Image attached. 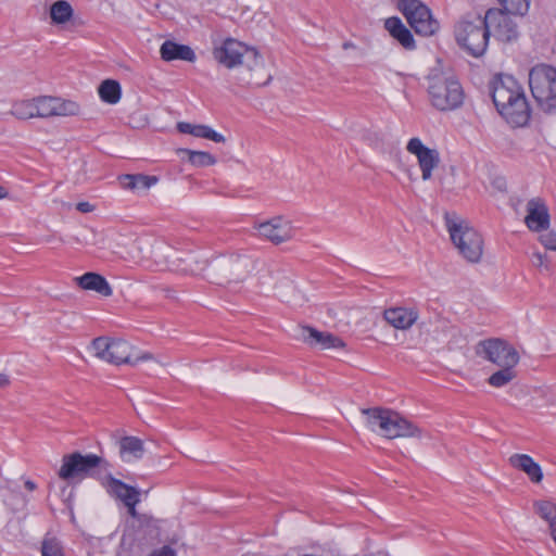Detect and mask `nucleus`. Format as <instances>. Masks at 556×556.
I'll list each match as a JSON object with an SVG mask.
<instances>
[{
    "instance_id": "412c9836",
    "label": "nucleus",
    "mask_w": 556,
    "mask_h": 556,
    "mask_svg": "<svg viewBox=\"0 0 556 556\" xmlns=\"http://www.w3.org/2000/svg\"><path fill=\"white\" fill-rule=\"evenodd\" d=\"M303 340L311 346L320 350L343 349L345 346V343L339 337L330 332L318 331L312 327L303 328Z\"/></svg>"
},
{
    "instance_id": "a18cd8bd",
    "label": "nucleus",
    "mask_w": 556,
    "mask_h": 556,
    "mask_svg": "<svg viewBox=\"0 0 556 556\" xmlns=\"http://www.w3.org/2000/svg\"><path fill=\"white\" fill-rule=\"evenodd\" d=\"M9 383H10V379H9L8 375L0 374V388H5L9 386Z\"/></svg>"
},
{
    "instance_id": "0eeeda50",
    "label": "nucleus",
    "mask_w": 556,
    "mask_h": 556,
    "mask_svg": "<svg viewBox=\"0 0 556 556\" xmlns=\"http://www.w3.org/2000/svg\"><path fill=\"white\" fill-rule=\"evenodd\" d=\"M529 86L538 105L544 112L556 111V68L538 64L529 73Z\"/></svg>"
},
{
    "instance_id": "473e14b6",
    "label": "nucleus",
    "mask_w": 556,
    "mask_h": 556,
    "mask_svg": "<svg viewBox=\"0 0 556 556\" xmlns=\"http://www.w3.org/2000/svg\"><path fill=\"white\" fill-rule=\"evenodd\" d=\"M180 153L188 155V161L195 167L212 166L216 163L215 156L204 151H193L189 149H180Z\"/></svg>"
},
{
    "instance_id": "b1692460",
    "label": "nucleus",
    "mask_w": 556,
    "mask_h": 556,
    "mask_svg": "<svg viewBox=\"0 0 556 556\" xmlns=\"http://www.w3.org/2000/svg\"><path fill=\"white\" fill-rule=\"evenodd\" d=\"M74 281L79 288L88 291H94L102 296L108 298L113 293V290L106 279L98 273H86L79 277H75Z\"/></svg>"
},
{
    "instance_id": "20e7f679",
    "label": "nucleus",
    "mask_w": 556,
    "mask_h": 556,
    "mask_svg": "<svg viewBox=\"0 0 556 556\" xmlns=\"http://www.w3.org/2000/svg\"><path fill=\"white\" fill-rule=\"evenodd\" d=\"M450 238L458 253L469 263H479L483 254L482 236L469 223L455 215H445Z\"/></svg>"
},
{
    "instance_id": "8fccbe9b",
    "label": "nucleus",
    "mask_w": 556,
    "mask_h": 556,
    "mask_svg": "<svg viewBox=\"0 0 556 556\" xmlns=\"http://www.w3.org/2000/svg\"><path fill=\"white\" fill-rule=\"evenodd\" d=\"M5 195V192L3 190V188L0 186V199L4 198Z\"/></svg>"
},
{
    "instance_id": "9b49d317",
    "label": "nucleus",
    "mask_w": 556,
    "mask_h": 556,
    "mask_svg": "<svg viewBox=\"0 0 556 556\" xmlns=\"http://www.w3.org/2000/svg\"><path fill=\"white\" fill-rule=\"evenodd\" d=\"M476 354L492 364L501 367L517 366L519 354L516 349L502 339H488L480 341L476 346Z\"/></svg>"
},
{
    "instance_id": "f8f14e48",
    "label": "nucleus",
    "mask_w": 556,
    "mask_h": 556,
    "mask_svg": "<svg viewBox=\"0 0 556 556\" xmlns=\"http://www.w3.org/2000/svg\"><path fill=\"white\" fill-rule=\"evenodd\" d=\"M252 261L243 256H216L211 260L210 277L227 281H242L249 274Z\"/></svg>"
},
{
    "instance_id": "4c0bfd02",
    "label": "nucleus",
    "mask_w": 556,
    "mask_h": 556,
    "mask_svg": "<svg viewBox=\"0 0 556 556\" xmlns=\"http://www.w3.org/2000/svg\"><path fill=\"white\" fill-rule=\"evenodd\" d=\"M540 242L543 244V247L551 251H556V232L555 231H547L539 237Z\"/></svg>"
},
{
    "instance_id": "6ab92c4d",
    "label": "nucleus",
    "mask_w": 556,
    "mask_h": 556,
    "mask_svg": "<svg viewBox=\"0 0 556 556\" xmlns=\"http://www.w3.org/2000/svg\"><path fill=\"white\" fill-rule=\"evenodd\" d=\"M525 223L531 231L540 232L548 229L549 213L541 199L534 198L528 201Z\"/></svg>"
},
{
    "instance_id": "1a4fd4ad",
    "label": "nucleus",
    "mask_w": 556,
    "mask_h": 556,
    "mask_svg": "<svg viewBox=\"0 0 556 556\" xmlns=\"http://www.w3.org/2000/svg\"><path fill=\"white\" fill-rule=\"evenodd\" d=\"M454 34L457 43L471 55L480 56L485 52L490 38L485 16L477 15L457 22Z\"/></svg>"
},
{
    "instance_id": "3c124183",
    "label": "nucleus",
    "mask_w": 556,
    "mask_h": 556,
    "mask_svg": "<svg viewBox=\"0 0 556 556\" xmlns=\"http://www.w3.org/2000/svg\"><path fill=\"white\" fill-rule=\"evenodd\" d=\"M122 543H123V544H125V543H126V535H124V536H123Z\"/></svg>"
},
{
    "instance_id": "a19ab883",
    "label": "nucleus",
    "mask_w": 556,
    "mask_h": 556,
    "mask_svg": "<svg viewBox=\"0 0 556 556\" xmlns=\"http://www.w3.org/2000/svg\"><path fill=\"white\" fill-rule=\"evenodd\" d=\"M531 261L535 267H544L545 269H548V263L545 254L541 252H533Z\"/></svg>"
},
{
    "instance_id": "7c9ffc66",
    "label": "nucleus",
    "mask_w": 556,
    "mask_h": 556,
    "mask_svg": "<svg viewBox=\"0 0 556 556\" xmlns=\"http://www.w3.org/2000/svg\"><path fill=\"white\" fill-rule=\"evenodd\" d=\"M516 366L501 367L488 378V383L494 388H503L510 383L516 377Z\"/></svg>"
},
{
    "instance_id": "de8ad7c7",
    "label": "nucleus",
    "mask_w": 556,
    "mask_h": 556,
    "mask_svg": "<svg viewBox=\"0 0 556 556\" xmlns=\"http://www.w3.org/2000/svg\"><path fill=\"white\" fill-rule=\"evenodd\" d=\"M26 486H27L28 490L33 491V490H35V482L28 480L26 482Z\"/></svg>"
},
{
    "instance_id": "72a5a7b5",
    "label": "nucleus",
    "mask_w": 556,
    "mask_h": 556,
    "mask_svg": "<svg viewBox=\"0 0 556 556\" xmlns=\"http://www.w3.org/2000/svg\"><path fill=\"white\" fill-rule=\"evenodd\" d=\"M41 556H65L60 540L51 534H47L41 543Z\"/></svg>"
},
{
    "instance_id": "2f4dec72",
    "label": "nucleus",
    "mask_w": 556,
    "mask_h": 556,
    "mask_svg": "<svg viewBox=\"0 0 556 556\" xmlns=\"http://www.w3.org/2000/svg\"><path fill=\"white\" fill-rule=\"evenodd\" d=\"M73 9L67 1L60 0L50 7V17L54 24H64L71 20Z\"/></svg>"
},
{
    "instance_id": "a211bd4d",
    "label": "nucleus",
    "mask_w": 556,
    "mask_h": 556,
    "mask_svg": "<svg viewBox=\"0 0 556 556\" xmlns=\"http://www.w3.org/2000/svg\"><path fill=\"white\" fill-rule=\"evenodd\" d=\"M521 86L510 75H497L490 83V90L494 105L496 109H507L509 97H514V92Z\"/></svg>"
},
{
    "instance_id": "aec40b11",
    "label": "nucleus",
    "mask_w": 556,
    "mask_h": 556,
    "mask_svg": "<svg viewBox=\"0 0 556 556\" xmlns=\"http://www.w3.org/2000/svg\"><path fill=\"white\" fill-rule=\"evenodd\" d=\"M267 278H274V273L269 269H264L258 273V283L264 287L266 290L274 289L277 291V295L286 302H291L294 300L296 288L292 280L287 277H276V282L274 286L267 281Z\"/></svg>"
},
{
    "instance_id": "09e8293b",
    "label": "nucleus",
    "mask_w": 556,
    "mask_h": 556,
    "mask_svg": "<svg viewBox=\"0 0 556 556\" xmlns=\"http://www.w3.org/2000/svg\"><path fill=\"white\" fill-rule=\"evenodd\" d=\"M351 47H353V43H351V42H344V43H343V48H344V49H349V48H351Z\"/></svg>"
},
{
    "instance_id": "37998d69",
    "label": "nucleus",
    "mask_w": 556,
    "mask_h": 556,
    "mask_svg": "<svg viewBox=\"0 0 556 556\" xmlns=\"http://www.w3.org/2000/svg\"><path fill=\"white\" fill-rule=\"evenodd\" d=\"M149 556H176V554L169 546H163L162 548L152 552Z\"/></svg>"
},
{
    "instance_id": "f257e3e1",
    "label": "nucleus",
    "mask_w": 556,
    "mask_h": 556,
    "mask_svg": "<svg viewBox=\"0 0 556 556\" xmlns=\"http://www.w3.org/2000/svg\"><path fill=\"white\" fill-rule=\"evenodd\" d=\"M212 43L214 59L229 70L245 65L251 72V84L264 86L271 79V75L266 71L264 61L255 48L231 37L213 38Z\"/></svg>"
},
{
    "instance_id": "49530a36",
    "label": "nucleus",
    "mask_w": 556,
    "mask_h": 556,
    "mask_svg": "<svg viewBox=\"0 0 556 556\" xmlns=\"http://www.w3.org/2000/svg\"><path fill=\"white\" fill-rule=\"evenodd\" d=\"M548 529H549V534H551L552 539L556 543V521H554L553 523L548 525Z\"/></svg>"
},
{
    "instance_id": "423d86ee",
    "label": "nucleus",
    "mask_w": 556,
    "mask_h": 556,
    "mask_svg": "<svg viewBox=\"0 0 556 556\" xmlns=\"http://www.w3.org/2000/svg\"><path fill=\"white\" fill-rule=\"evenodd\" d=\"M153 256L170 269L185 274L199 275L211 267V261L201 250L181 252L165 243H159L153 248Z\"/></svg>"
},
{
    "instance_id": "c9c22d12",
    "label": "nucleus",
    "mask_w": 556,
    "mask_h": 556,
    "mask_svg": "<svg viewBox=\"0 0 556 556\" xmlns=\"http://www.w3.org/2000/svg\"><path fill=\"white\" fill-rule=\"evenodd\" d=\"M503 11L514 15H525L529 11L530 0H500Z\"/></svg>"
},
{
    "instance_id": "9d476101",
    "label": "nucleus",
    "mask_w": 556,
    "mask_h": 556,
    "mask_svg": "<svg viewBox=\"0 0 556 556\" xmlns=\"http://www.w3.org/2000/svg\"><path fill=\"white\" fill-rule=\"evenodd\" d=\"M399 10L403 13L410 27L421 36H432L439 29L430 9L419 0H400Z\"/></svg>"
},
{
    "instance_id": "393cba45",
    "label": "nucleus",
    "mask_w": 556,
    "mask_h": 556,
    "mask_svg": "<svg viewBox=\"0 0 556 556\" xmlns=\"http://www.w3.org/2000/svg\"><path fill=\"white\" fill-rule=\"evenodd\" d=\"M160 54L162 60L166 62L175 60L194 62L197 59L194 51L189 46L172 40H166L162 43Z\"/></svg>"
},
{
    "instance_id": "4be33fe9",
    "label": "nucleus",
    "mask_w": 556,
    "mask_h": 556,
    "mask_svg": "<svg viewBox=\"0 0 556 556\" xmlns=\"http://www.w3.org/2000/svg\"><path fill=\"white\" fill-rule=\"evenodd\" d=\"M100 484L105 489L108 494L122 501L123 503H126L134 496L139 495V492L134 486H130L124 483L122 480L114 478L110 470L105 472L103 477H100Z\"/></svg>"
},
{
    "instance_id": "cd10ccee",
    "label": "nucleus",
    "mask_w": 556,
    "mask_h": 556,
    "mask_svg": "<svg viewBox=\"0 0 556 556\" xmlns=\"http://www.w3.org/2000/svg\"><path fill=\"white\" fill-rule=\"evenodd\" d=\"M119 455L124 462L137 460L143 456V441L137 437H123L119 442Z\"/></svg>"
},
{
    "instance_id": "58836bf2",
    "label": "nucleus",
    "mask_w": 556,
    "mask_h": 556,
    "mask_svg": "<svg viewBox=\"0 0 556 556\" xmlns=\"http://www.w3.org/2000/svg\"><path fill=\"white\" fill-rule=\"evenodd\" d=\"M124 189L135 190L139 188L138 175L125 174L118 177Z\"/></svg>"
},
{
    "instance_id": "e433bc0d",
    "label": "nucleus",
    "mask_w": 556,
    "mask_h": 556,
    "mask_svg": "<svg viewBox=\"0 0 556 556\" xmlns=\"http://www.w3.org/2000/svg\"><path fill=\"white\" fill-rule=\"evenodd\" d=\"M12 114L20 119H27L35 116V104L33 100L20 101L13 104Z\"/></svg>"
},
{
    "instance_id": "6e6552de",
    "label": "nucleus",
    "mask_w": 556,
    "mask_h": 556,
    "mask_svg": "<svg viewBox=\"0 0 556 556\" xmlns=\"http://www.w3.org/2000/svg\"><path fill=\"white\" fill-rule=\"evenodd\" d=\"M92 349L97 357L114 365H136L139 362L153 359L150 353L135 355L132 345L122 339L99 337L92 341Z\"/></svg>"
},
{
    "instance_id": "4468645a",
    "label": "nucleus",
    "mask_w": 556,
    "mask_h": 556,
    "mask_svg": "<svg viewBox=\"0 0 556 556\" xmlns=\"http://www.w3.org/2000/svg\"><path fill=\"white\" fill-rule=\"evenodd\" d=\"M253 228L258 231L260 237L276 245L290 241L295 233L292 222L282 215L255 223Z\"/></svg>"
},
{
    "instance_id": "c756f323",
    "label": "nucleus",
    "mask_w": 556,
    "mask_h": 556,
    "mask_svg": "<svg viewBox=\"0 0 556 556\" xmlns=\"http://www.w3.org/2000/svg\"><path fill=\"white\" fill-rule=\"evenodd\" d=\"M99 96L109 104H116L121 100L122 90L118 81L106 79L99 86Z\"/></svg>"
},
{
    "instance_id": "ddd939ff",
    "label": "nucleus",
    "mask_w": 556,
    "mask_h": 556,
    "mask_svg": "<svg viewBox=\"0 0 556 556\" xmlns=\"http://www.w3.org/2000/svg\"><path fill=\"white\" fill-rule=\"evenodd\" d=\"M489 37L502 42H513L519 36L518 26L510 14L502 9H490L485 13Z\"/></svg>"
},
{
    "instance_id": "ea45409f",
    "label": "nucleus",
    "mask_w": 556,
    "mask_h": 556,
    "mask_svg": "<svg viewBox=\"0 0 556 556\" xmlns=\"http://www.w3.org/2000/svg\"><path fill=\"white\" fill-rule=\"evenodd\" d=\"M156 176L138 175L139 188L149 189L157 182Z\"/></svg>"
},
{
    "instance_id": "f704fd0d",
    "label": "nucleus",
    "mask_w": 556,
    "mask_h": 556,
    "mask_svg": "<svg viewBox=\"0 0 556 556\" xmlns=\"http://www.w3.org/2000/svg\"><path fill=\"white\" fill-rule=\"evenodd\" d=\"M535 513L548 525L556 521V504L551 501H536L534 503Z\"/></svg>"
},
{
    "instance_id": "bb28decb",
    "label": "nucleus",
    "mask_w": 556,
    "mask_h": 556,
    "mask_svg": "<svg viewBox=\"0 0 556 556\" xmlns=\"http://www.w3.org/2000/svg\"><path fill=\"white\" fill-rule=\"evenodd\" d=\"M390 35L395 38L405 49H413L415 40L410 30L402 23L399 17H390L384 23Z\"/></svg>"
},
{
    "instance_id": "f3484780",
    "label": "nucleus",
    "mask_w": 556,
    "mask_h": 556,
    "mask_svg": "<svg viewBox=\"0 0 556 556\" xmlns=\"http://www.w3.org/2000/svg\"><path fill=\"white\" fill-rule=\"evenodd\" d=\"M514 93V97H509L507 109H497V111L510 125L522 127L530 119V108L521 87Z\"/></svg>"
},
{
    "instance_id": "79ce46f5",
    "label": "nucleus",
    "mask_w": 556,
    "mask_h": 556,
    "mask_svg": "<svg viewBox=\"0 0 556 556\" xmlns=\"http://www.w3.org/2000/svg\"><path fill=\"white\" fill-rule=\"evenodd\" d=\"M139 501H140L139 495H136L131 500L124 503L125 506L128 508V514L131 517H137L136 505L139 503Z\"/></svg>"
},
{
    "instance_id": "f03ea898",
    "label": "nucleus",
    "mask_w": 556,
    "mask_h": 556,
    "mask_svg": "<svg viewBox=\"0 0 556 556\" xmlns=\"http://www.w3.org/2000/svg\"><path fill=\"white\" fill-rule=\"evenodd\" d=\"M362 414L365 416L368 429L378 432L387 439L420 435V430L417 426L391 409L380 407L363 408Z\"/></svg>"
},
{
    "instance_id": "5701e85b",
    "label": "nucleus",
    "mask_w": 556,
    "mask_h": 556,
    "mask_svg": "<svg viewBox=\"0 0 556 556\" xmlns=\"http://www.w3.org/2000/svg\"><path fill=\"white\" fill-rule=\"evenodd\" d=\"M388 324L400 330L409 329L418 319V313L413 308L391 307L383 312Z\"/></svg>"
},
{
    "instance_id": "c85d7f7f",
    "label": "nucleus",
    "mask_w": 556,
    "mask_h": 556,
    "mask_svg": "<svg viewBox=\"0 0 556 556\" xmlns=\"http://www.w3.org/2000/svg\"><path fill=\"white\" fill-rule=\"evenodd\" d=\"M177 129L181 134L192 135L194 137L208 139L218 143L225 142V137L223 135L218 134L206 125H193L186 122H179L177 124Z\"/></svg>"
},
{
    "instance_id": "a878e982",
    "label": "nucleus",
    "mask_w": 556,
    "mask_h": 556,
    "mask_svg": "<svg viewBox=\"0 0 556 556\" xmlns=\"http://www.w3.org/2000/svg\"><path fill=\"white\" fill-rule=\"evenodd\" d=\"M508 460L514 468L523 471L532 482L539 483L542 481V469L531 456L527 454H514Z\"/></svg>"
},
{
    "instance_id": "c03bdc74",
    "label": "nucleus",
    "mask_w": 556,
    "mask_h": 556,
    "mask_svg": "<svg viewBox=\"0 0 556 556\" xmlns=\"http://www.w3.org/2000/svg\"><path fill=\"white\" fill-rule=\"evenodd\" d=\"M76 208L80 213H90V212H92L94 210V205H92L89 202H78L76 204Z\"/></svg>"
},
{
    "instance_id": "7ed1b4c3",
    "label": "nucleus",
    "mask_w": 556,
    "mask_h": 556,
    "mask_svg": "<svg viewBox=\"0 0 556 556\" xmlns=\"http://www.w3.org/2000/svg\"><path fill=\"white\" fill-rule=\"evenodd\" d=\"M111 469V464L97 454L74 452L62 458L59 477L65 481H81L93 478L100 482V477Z\"/></svg>"
},
{
    "instance_id": "2eb2a0df",
    "label": "nucleus",
    "mask_w": 556,
    "mask_h": 556,
    "mask_svg": "<svg viewBox=\"0 0 556 556\" xmlns=\"http://www.w3.org/2000/svg\"><path fill=\"white\" fill-rule=\"evenodd\" d=\"M80 111L77 102L58 97H37V117L74 116Z\"/></svg>"
},
{
    "instance_id": "39448f33",
    "label": "nucleus",
    "mask_w": 556,
    "mask_h": 556,
    "mask_svg": "<svg viewBox=\"0 0 556 556\" xmlns=\"http://www.w3.org/2000/svg\"><path fill=\"white\" fill-rule=\"evenodd\" d=\"M428 93L431 104L440 111L455 110L464 101L459 81L444 72L433 71L428 76Z\"/></svg>"
},
{
    "instance_id": "dca6fc26",
    "label": "nucleus",
    "mask_w": 556,
    "mask_h": 556,
    "mask_svg": "<svg viewBox=\"0 0 556 556\" xmlns=\"http://www.w3.org/2000/svg\"><path fill=\"white\" fill-rule=\"evenodd\" d=\"M406 149L417 157L422 180H430L432 178L433 169H435L440 164V154L438 150L426 147L419 138H412L408 141Z\"/></svg>"
}]
</instances>
